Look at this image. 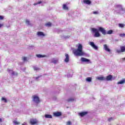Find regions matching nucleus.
I'll return each mask as SVG.
<instances>
[{"instance_id": "f257e3e1", "label": "nucleus", "mask_w": 125, "mask_h": 125, "mask_svg": "<svg viewBox=\"0 0 125 125\" xmlns=\"http://www.w3.org/2000/svg\"><path fill=\"white\" fill-rule=\"evenodd\" d=\"M77 49L73 50V54L75 56H86V54L83 51V44L78 43L76 45Z\"/></svg>"}, {"instance_id": "f03ea898", "label": "nucleus", "mask_w": 125, "mask_h": 125, "mask_svg": "<svg viewBox=\"0 0 125 125\" xmlns=\"http://www.w3.org/2000/svg\"><path fill=\"white\" fill-rule=\"evenodd\" d=\"M91 31L92 33H94V37L95 38H99L100 37L101 35L99 32H101L104 36H105L107 34V32H106V30H105V28L100 26L98 27V29L95 28H92Z\"/></svg>"}, {"instance_id": "7ed1b4c3", "label": "nucleus", "mask_w": 125, "mask_h": 125, "mask_svg": "<svg viewBox=\"0 0 125 125\" xmlns=\"http://www.w3.org/2000/svg\"><path fill=\"white\" fill-rule=\"evenodd\" d=\"M115 12L119 14H124V13H125V8L122 5H118L116 7Z\"/></svg>"}, {"instance_id": "20e7f679", "label": "nucleus", "mask_w": 125, "mask_h": 125, "mask_svg": "<svg viewBox=\"0 0 125 125\" xmlns=\"http://www.w3.org/2000/svg\"><path fill=\"white\" fill-rule=\"evenodd\" d=\"M32 101H33L36 104H39V103L41 102V101H40V98L37 95L32 96Z\"/></svg>"}, {"instance_id": "39448f33", "label": "nucleus", "mask_w": 125, "mask_h": 125, "mask_svg": "<svg viewBox=\"0 0 125 125\" xmlns=\"http://www.w3.org/2000/svg\"><path fill=\"white\" fill-rule=\"evenodd\" d=\"M89 45L91 46L92 47L94 48V49H95V50H98V46H97L96 45H95V44H94V42H89Z\"/></svg>"}, {"instance_id": "423d86ee", "label": "nucleus", "mask_w": 125, "mask_h": 125, "mask_svg": "<svg viewBox=\"0 0 125 125\" xmlns=\"http://www.w3.org/2000/svg\"><path fill=\"white\" fill-rule=\"evenodd\" d=\"M81 61L82 62H86V63H88V64H90L91 62L88 59H86L85 58L82 57L81 58Z\"/></svg>"}, {"instance_id": "0eeeda50", "label": "nucleus", "mask_w": 125, "mask_h": 125, "mask_svg": "<svg viewBox=\"0 0 125 125\" xmlns=\"http://www.w3.org/2000/svg\"><path fill=\"white\" fill-rule=\"evenodd\" d=\"M38 123H39V121H38L37 119L33 118L30 120V124H31V125H37Z\"/></svg>"}, {"instance_id": "6e6552de", "label": "nucleus", "mask_w": 125, "mask_h": 125, "mask_svg": "<svg viewBox=\"0 0 125 125\" xmlns=\"http://www.w3.org/2000/svg\"><path fill=\"white\" fill-rule=\"evenodd\" d=\"M7 72H8V73H9L10 74H11L12 76H17V75H18V73H17V72L13 71V70H12V69H8Z\"/></svg>"}, {"instance_id": "1a4fd4ad", "label": "nucleus", "mask_w": 125, "mask_h": 125, "mask_svg": "<svg viewBox=\"0 0 125 125\" xmlns=\"http://www.w3.org/2000/svg\"><path fill=\"white\" fill-rule=\"evenodd\" d=\"M104 48L105 51H107V52H110L111 50L109 48V46L107 45V44L104 45Z\"/></svg>"}, {"instance_id": "9d476101", "label": "nucleus", "mask_w": 125, "mask_h": 125, "mask_svg": "<svg viewBox=\"0 0 125 125\" xmlns=\"http://www.w3.org/2000/svg\"><path fill=\"white\" fill-rule=\"evenodd\" d=\"M65 59H64V62L66 63H68L69 61H70V58L69 57V55L68 54H65Z\"/></svg>"}, {"instance_id": "9b49d317", "label": "nucleus", "mask_w": 125, "mask_h": 125, "mask_svg": "<svg viewBox=\"0 0 125 125\" xmlns=\"http://www.w3.org/2000/svg\"><path fill=\"white\" fill-rule=\"evenodd\" d=\"M54 117H60V116H62V113L60 112H54Z\"/></svg>"}, {"instance_id": "f8f14e48", "label": "nucleus", "mask_w": 125, "mask_h": 125, "mask_svg": "<svg viewBox=\"0 0 125 125\" xmlns=\"http://www.w3.org/2000/svg\"><path fill=\"white\" fill-rule=\"evenodd\" d=\"M37 36L38 37H44L45 35L43 34V32L42 31H39L37 32Z\"/></svg>"}, {"instance_id": "ddd939ff", "label": "nucleus", "mask_w": 125, "mask_h": 125, "mask_svg": "<svg viewBox=\"0 0 125 125\" xmlns=\"http://www.w3.org/2000/svg\"><path fill=\"white\" fill-rule=\"evenodd\" d=\"M87 111H85V112H80L79 113V116H80V117H84V116H85V115H87Z\"/></svg>"}, {"instance_id": "4468645a", "label": "nucleus", "mask_w": 125, "mask_h": 125, "mask_svg": "<svg viewBox=\"0 0 125 125\" xmlns=\"http://www.w3.org/2000/svg\"><path fill=\"white\" fill-rule=\"evenodd\" d=\"M83 3H85V4H88L89 5L91 3V1L89 0H83Z\"/></svg>"}, {"instance_id": "2eb2a0df", "label": "nucleus", "mask_w": 125, "mask_h": 125, "mask_svg": "<svg viewBox=\"0 0 125 125\" xmlns=\"http://www.w3.org/2000/svg\"><path fill=\"white\" fill-rule=\"evenodd\" d=\"M96 79L99 81H106V78L104 77H98L96 78Z\"/></svg>"}, {"instance_id": "dca6fc26", "label": "nucleus", "mask_w": 125, "mask_h": 125, "mask_svg": "<svg viewBox=\"0 0 125 125\" xmlns=\"http://www.w3.org/2000/svg\"><path fill=\"white\" fill-rule=\"evenodd\" d=\"M112 78L113 76H112L111 75H109L106 77L105 78V81H112Z\"/></svg>"}, {"instance_id": "f3484780", "label": "nucleus", "mask_w": 125, "mask_h": 125, "mask_svg": "<svg viewBox=\"0 0 125 125\" xmlns=\"http://www.w3.org/2000/svg\"><path fill=\"white\" fill-rule=\"evenodd\" d=\"M58 62V59H52L51 62L53 63V64H57Z\"/></svg>"}, {"instance_id": "a211bd4d", "label": "nucleus", "mask_w": 125, "mask_h": 125, "mask_svg": "<svg viewBox=\"0 0 125 125\" xmlns=\"http://www.w3.org/2000/svg\"><path fill=\"white\" fill-rule=\"evenodd\" d=\"M36 56L38 57V58H42L43 57H46V55H42L41 54H37Z\"/></svg>"}, {"instance_id": "6ab92c4d", "label": "nucleus", "mask_w": 125, "mask_h": 125, "mask_svg": "<svg viewBox=\"0 0 125 125\" xmlns=\"http://www.w3.org/2000/svg\"><path fill=\"white\" fill-rule=\"evenodd\" d=\"M125 83V79L122 80L117 83L118 84H124Z\"/></svg>"}, {"instance_id": "aec40b11", "label": "nucleus", "mask_w": 125, "mask_h": 125, "mask_svg": "<svg viewBox=\"0 0 125 125\" xmlns=\"http://www.w3.org/2000/svg\"><path fill=\"white\" fill-rule=\"evenodd\" d=\"M45 118L46 119H52V116L50 114L45 115Z\"/></svg>"}, {"instance_id": "412c9836", "label": "nucleus", "mask_w": 125, "mask_h": 125, "mask_svg": "<svg viewBox=\"0 0 125 125\" xmlns=\"http://www.w3.org/2000/svg\"><path fill=\"white\" fill-rule=\"evenodd\" d=\"M67 102H73L75 101V99L74 98H70L67 100Z\"/></svg>"}, {"instance_id": "4be33fe9", "label": "nucleus", "mask_w": 125, "mask_h": 125, "mask_svg": "<svg viewBox=\"0 0 125 125\" xmlns=\"http://www.w3.org/2000/svg\"><path fill=\"white\" fill-rule=\"evenodd\" d=\"M120 49H121L122 52H125V46H121Z\"/></svg>"}, {"instance_id": "5701e85b", "label": "nucleus", "mask_w": 125, "mask_h": 125, "mask_svg": "<svg viewBox=\"0 0 125 125\" xmlns=\"http://www.w3.org/2000/svg\"><path fill=\"white\" fill-rule=\"evenodd\" d=\"M92 80V78L91 77H88L86 79V82H88V83L91 82Z\"/></svg>"}, {"instance_id": "b1692460", "label": "nucleus", "mask_w": 125, "mask_h": 125, "mask_svg": "<svg viewBox=\"0 0 125 125\" xmlns=\"http://www.w3.org/2000/svg\"><path fill=\"white\" fill-rule=\"evenodd\" d=\"M63 9H64V10H68V7L67 6V5L65 4L63 5Z\"/></svg>"}, {"instance_id": "393cba45", "label": "nucleus", "mask_w": 125, "mask_h": 125, "mask_svg": "<svg viewBox=\"0 0 125 125\" xmlns=\"http://www.w3.org/2000/svg\"><path fill=\"white\" fill-rule=\"evenodd\" d=\"M106 34H107V35H112V34H113V30H108V31L106 32Z\"/></svg>"}, {"instance_id": "a878e982", "label": "nucleus", "mask_w": 125, "mask_h": 125, "mask_svg": "<svg viewBox=\"0 0 125 125\" xmlns=\"http://www.w3.org/2000/svg\"><path fill=\"white\" fill-rule=\"evenodd\" d=\"M33 69L35 70V71H39V70H40V68L37 66H34Z\"/></svg>"}, {"instance_id": "bb28decb", "label": "nucleus", "mask_w": 125, "mask_h": 125, "mask_svg": "<svg viewBox=\"0 0 125 125\" xmlns=\"http://www.w3.org/2000/svg\"><path fill=\"white\" fill-rule=\"evenodd\" d=\"M125 24H123V23L119 24V27L120 28H124V27H125Z\"/></svg>"}, {"instance_id": "cd10ccee", "label": "nucleus", "mask_w": 125, "mask_h": 125, "mask_svg": "<svg viewBox=\"0 0 125 125\" xmlns=\"http://www.w3.org/2000/svg\"><path fill=\"white\" fill-rule=\"evenodd\" d=\"M1 100L2 101H4L5 103H6V102H7V100H6V99H5V98L2 97Z\"/></svg>"}, {"instance_id": "c85d7f7f", "label": "nucleus", "mask_w": 125, "mask_h": 125, "mask_svg": "<svg viewBox=\"0 0 125 125\" xmlns=\"http://www.w3.org/2000/svg\"><path fill=\"white\" fill-rule=\"evenodd\" d=\"M13 123H14V125H20V122H17V121H13Z\"/></svg>"}, {"instance_id": "c756f323", "label": "nucleus", "mask_w": 125, "mask_h": 125, "mask_svg": "<svg viewBox=\"0 0 125 125\" xmlns=\"http://www.w3.org/2000/svg\"><path fill=\"white\" fill-rule=\"evenodd\" d=\"M45 26H47V27H50V26H51V23L48 22L45 24Z\"/></svg>"}, {"instance_id": "7c9ffc66", "label": "nucleus", "mask_w": 125, "mask_h": 125, "mask_svg": "<svg viewBox=\"0 0 125 125\" xmlns=\"http://www.w3.org/2000/svg\"><path fill=\"white\" fill-rule=\"evenodd\" d=\"M93 14H95L96 15H97L99 14V12L98 11H96L93 12Z\"/></svg>"}, {"instance_id": "2f4dec72", "label": "nucleus", "mask_w": 125, "mask_h": 125, "mask_svg": "<svg viewBox=\"0 0 125 125\" xmlns=\"http://www.w3.org/2000/svg\"><path fill=\"white\" fill-rule=\"evenodd\" d=\"M26 25H30V21L28 20H26Z\"/></svg>"}, {"instance_id": "473e14b6", "label": "nucleus", "mask_w": 125, "mask_h": 125, "mask_svg": "<svg viewBox=\"0 0 125 125\" xmlns=\"http://www.w3.org/2000/svg\"><path fill=\"white\" fill-rule=\"evenodd\" d=\"M41 3H42V1H39L37 3H35L34 4V5H38V4H41Z\"/></svg>"}, {"instance_id": "72a5a7b5", "label": "nucleus", "mask_w": 125, "mask_h": 125, "mask_svg": "<svg viewBox=\"0 0 125 125\" xmlns=\"http://www.w3.org/2000/svg\"><path fill=\"white\" fill-rule=\"evenodd\" d=\"M73 76V74H68L67 75V78H71V77Z\"/></svg>"}, {"instance_id": "f704fd0d", "label": "nucleus", "mask_w": 125, "mask_h": 125, "mask_svg": "<svg viewBox=\"0 0 125 125\" xmlns=\"http://www.w3.org/2000/svg\"><path fill=\"white\" fill-rule=\"evenodd\" d=\"M116 52H117V53H121V52H122V51L121 50L117 49L116 50Z\"/></svg>"}, {"instance_id": "c9c22d12", "label": "nucleus", "mask_w": 125, "mask_h": 125, "mask_svg": "<svg viewBox=\"0 0 125 125\" xmlns=\"http://www.w3.org/2000/svg\"><path fill=\"white\" fill-rule=\"evenodd\" d=\"M66 125H72V123H71V121H68L67 122Z\"/></svg>"}, {"instance_id": "e433bc0d", "label": "nucleus", "mask_w": 125, "mask_h": 125, "mask_svg": "<svg viewBox=\"0 0 125 125\" xmlns=\"http://www.w3.org/2000/svg\"><path fill=\"white\" fill-rule=\"evenodd\" d=\"M125 34H120V37H121L122 38L125 37Z\"/></svg>"}, {"instance_id": "4c0bfd02", "label": "nucleus", "mask_w": 125, "mask_h": 125, "mask_svg": "<svg viewBox=\"0 0 125 125\" xmlns=\"http://www.w3.org/2000/svg\"><path fill=\"white\" fill-rule=\"evenodd\" d=\"M4 18L2 16H0V20H3Z\"/></svg>"}, {"instance_id": "58836bf2", "label": "nucleus", "mask_w": 125, "mask_h": 125, "mask_svg": "<svg viewBox=\"0 0 125 125\" xmlns=\"http://www.w3.org/2000/svg\"><path fill=\"white\" fill-rule=\"evenodd\" d=\"M22 59L24 61H27V58L26 57H23Z\"/></svg>"}, {"instance_id": "ea45409f", "label": "nucleus", "mask_w": 125, "mask_h": 125, "mask_svg": "<svg viewBox=\"0 0 125 125\" xmlns=\"http://www.w3.org/2000/svg\"><path fill=\"white\" fill-rule=\"evenodd\" d=\"M112 120H113V118H110L108 119V122H111V121H112Z\"/></svg>"}, {"instance_id": "a19ab883", "label": "nucleus", "mask_w": 125, "mask_h": 125, "mask_svg": "<svg viewBox=\"0 0 125 125\" xmlns=\"http://www.w3.org/2000/svg\"><path fill=\"white\" fill-rule=\"evenodd\" d=\"M6 27L7 28H10V24H8V25L6 24Z\"/></svg>"}, {"instance_id": "79ce46f5", "label": "nucleus", "mask_w": 125, "mask_h": 125, "mask_svg": "<svg viewBox=\"0 0 125 125\" xmlns=\"http://www.w3.org/2000/svg\"><path fill=\"white\" fill-rule=\"evenodd\" d=\"M122 61H125V57L121 59Z\"/></svg>"}, {"instance_id": "37998d69", "label": "nucleus", "mask_w": 125, "mask_h": 125, "mask_svg": "<svg viewBox=\"0 0 125 125\" xmlns=\"http://www.w3.org/2000/svg\"><path fill=\"white\" fill-rule=\"evenodd\" d=\"M41 78V76H38V77H36V80H38V79H40Z\"/></svg>"}, {"instance_id": "c03bdc74", "label": "nucleus", "mask_w": 125, "mask_h": 125, "mask_svg": "<svg viewBox=\"0 0 125 125\" xmlns=\"http://www.w3.org/2000/svg\"><path fill=\"white\" fill-rule=\"evenodd\" d=\"M2 26H3V24L0 23V28H1V27H2Z\"/></svg>"}, {"instance_id": "a18cd8bd", "label": "nucleus", "mask_w": 125, "mask_h": 125, "mask_svg": "<svg viewBox=\"0 0 125 125\" xmlns=\"http://www.w3.org/2000/svg\"><path fill=\"white\" fill-rule=\"evenodd\" d=\"M27 125V123L26 122H24L22 125Z\"/></svg>"}, {"instance_id": "49530a36", "label": "nucleus", "mask_w": 125, "mask_h": 125, "mask_svg": "<svg viewBox=\"0 0 125 125\" xmlns=\"http://www.w3.org/2000/svg\"><path fill=\"white\" fill-rule=\"evenodd\" d=\"M2 120L1 119V118H0V123H1Z\"/></svg>"}]
</instances>
